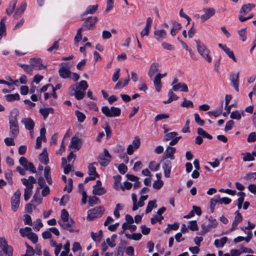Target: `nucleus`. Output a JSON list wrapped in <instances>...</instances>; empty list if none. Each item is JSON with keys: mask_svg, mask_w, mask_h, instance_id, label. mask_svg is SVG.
Segmentation results:
<instances>
[{"mask_svg": "<svg viewBox=\"0 0 256 256\" xmlns=\"http://www.w3.org/2000/svg\"><path fill=\"white\" fill-rule=\"evenodd\" d=\"M19 111L17 108L13 109L9 116L10 134L13 138H16L20 132L19 126L18 122V116Z\"/></svg>", "mask_w": 256, "mask_h": 256, "instance_id": "1", "label": "nucleus"}, {"mask_svg": "<svg viewBox=\"0 0 256 256\" xmlns=\"http://www.w3.org/2000/svg\"><path fill=\"white\" fill-rule=\"evenodd\" d=\"M196 44V48L199 54L201 55L208 62H210L212 58L210 56V51L206 45L200 42L199 40H195Z\"/></svg>", "mask_w": 256, "mask_h": 256, "instance_id": "2", "label": "nucleus"}, {"mask_svg": "<svg viewBox=\"0 0 256 256\" xmlns=\"http://www.w3.org/2000/svg\"><path fill=\"white\" fill-rule=\"evenodd\" d=\"M13 248L4 238H0V256H12Z\"/></svg>", "mask_w": 256, "mask_h": 256, "instance_id": "3", "label": "nucleus"}, {"mask_svg": "<svg viewBox=\"0 0 256 256\" xmlns=\"http://www.w3.org/2000/svg\"><path fill=\"white\" fill-rule=\"evenodd\" d=\"M101 110L106 117H118L121 114L120 108L113 106L110 108L107 106H104L102 108Z\"/></svg>", "mask_w": 256, "mask_h": 256, "instance_id": "4", "label": "nucleus"}, {"mask_svg": "<svg viewBox=\"0 0 256 256\" xmlns=\"http://www.w3.org/2000/svg\"><path fill=\"white\" fill-rule=\"evenodd\" d=\"M206 218H208L209 223L207 225L204 224H202L201 227L202 229V231L199 234L204 235L208 232L212 228H215L217 226L218 222L216 219L213 218L212 216L208 218V216H206Z\"/></svg>", "mask_w": 256, "mask_h": 256, "instance_id": "5", "label": "nucleus"}, {"mask_svg": "<svg viewBox=\"0 0 256 256\" xmlns=\"http://www.w3.org/2000/svg\"><path fill=\"white\" fill-rule=\"evenodd\" d=\"M104 211V209L101 206H96L92 210H88V211L87 219L92 220L96 218H100L103 214Z\"/></svg>", "mask_w": 256, "mask_h": 256, "instance_id": "6", "label": "nucleus"}, {"mask_svg": "<svg viewBox=\"0 0 256 256\" xmlns=\"http://www.w3.org/2000/svg\"><path fill=\"white\" fill-rule=\"evenodd\" d=\"M21 192L20 190H17L11 198L10 202L12 205V210L14 212L17 210L20 205V196Z\"/></svg>", "mask_w": 256, "mask_h": 256, "instance_id": "7", "label": "nucleus"}, {"mask_svg": "<svg viewBox=\"0 0 256 256\" xmlns=\"http://www.w3.org/2000/svg\"><path fill=\"white\" fill-rule=\"evenodd\" d=\"M21 181L22 184L26 186L24 192V200L25 201H28L32 194L33 185L29 184L28 181L26 178H22Z\"/></svg>", "mask_w": 256, "mask_h": 256, "instance_id": "8", "label": "nucleus"}, {"mask_svg": "<svg viewBox=\"0 0 256 256\" xmlns=\"http://www.w3.org/2000/svg\"><path fill=\"white\" fill-rule=\"evenodd\" d=\"M58 224L62 228L68 230L70 232H78V230H75V222L72 218L68 220L66 222H58Z\"/></svg>", "mask_w": 256, "mask_h": 256, "instance_id": "9", "label": "nucleus"}, {"mask_svg": "<svg viewBox=\"0 0 256 256\" xmlns=\"http://www.w3.org/2000/svg\"><path fill=\"white\" fill-rule=\"evenodd\" d=\"M98 21L96 16H90L85 18L84 22L82 24V27H84V30L94 29L95 24Z\"/></svg>", "mask_w": 256, "mask_h": 256, "instance_id": "10", "label": "nucleus"}, {"mask_svg": "<svg viewBox=\"0 0 256 256\" xmlns=\"http://www.w3.org/2000/svg\"><path fill=\"white\" fill-rule=\"evenodd\" d=\"M30 64L34 70H40L46 68V66L42 64V60L40 58H30Z\"/></svg>", "mask_w": 256, "mask_h": 256, "instance_id": "11", "label": "nucleus"}, {"mask_svg": "<svg viewBox=\"0 0 256 256\" xmlns=\"http://www.w3.org/2000/svg\"><path fill=\"white\" fill-rule=\"evenodd\" d=\"M64 66L60 68L58 70L60 76L64 78H70L71 72L70 68L68 66V62L62 63Z\"/></svg>", "mask_w": 256, "mask_h": 256, "instance_id": "12", "label": "nucleus"}, {"mask_svg": "<svg viewBox=\"0 0 256 256\" xmlns=\"http://www.w3.org/2000/svg\"><path fill=\"white\" fill-rule=\"evenodd\" d=\"M82 145V140L76 136V134H75L71 140L69 147L75 148L76 150H79L81 148Z\"/></svg>", "mask_w": 256, "mask_h": 256, "instance_id": "13", "label": "nucleus"}, {"mask_svg": "<svg viewBox=\"0 0 256 256\" xmlns=\"http://www.w3.org/2000/svg\"><path fill=\"white\" fill-rule=\"evenodd\" d=\"M203 10L204 14L202 15L200 18L202 22H204L211 16H213L216 12V10L214 8H204Z\"/></svg>", "mask_w": 256, "mask_h": 256, "instance_id": "14", "label": "nucleus"}, {"mask_svg": "<svg viewBox=\"0 0 256 256\" xmlns=\"http://www.w3.org/2000/svg\"><path fill=\"white\" fill-rule=\"evenodd\" d=\"M162 168L164 170V174L166 178H170L172 170V162L166 160L162 164Z\"/></svg>", "mask_w": 256, "mask_h": 256, "instance_id": "15", "label": "nucleus"}, {"mask_svg": "<svg viewBox=\"0 0 256 256\" xmlns=\"http://www.w3.org/2000/svg\"><path fill=\"white\" fill-rule=\"evenodd\" d=\"M21 122L24 124L25 128L28 130H32L34 126V122L30 118H24L21 120Z\"/></svg>", "mask_w": 256, "mask_h": 256, "instance_id": "16", "label": "nucleus"}, {"mask_svg": "<svg viewBox=\"0 0 256 256\" xmlns=\"http://www.w3.org/2000/svg\"><path fill=\"white\" fill-rule=\"evenodd\" d=\"M176 152V148L171 147V146H168L166 150L164 155L162 157V160L166 159V158H170V160H174V154Z\"/></svg>", "mask_w": 256, "mask_h": 256, "instance_id": "17", "label": "nucleus"}, {"mask_svg": "<svg viewBox=\"0 0 256 256\" xmlns=\"http://www.w3.org/2000/svg\"><path fill=\"white\" fill-rule=\"evenodd\" d=\"M255 7V4H244L240 11V15H246L250 12L253 8Z\"/></svg>", "mask_w": 256, "mask_h": 256, "instance_id": "18", "label": "nucleus"}, {"mask_svg": "<svg viewBox=\"0 0 256 256\" xmlns=\"http://www.w3.org/2000/svg\"><path fill=\"white\" fill-rule=\"evenodd\" d=\"M159 64L156 62L152 63L150 68V69L148 72V76L152 78L154 74L159 72Z\"/></svg>", "mask_w": 256, "mask_h": 256, "instance_id": "19", "label": "nucleus"}, {"mask_svg": "<svg viewBox=\"0 0 256 256\" xmlns=\"http://www.w3.org/2000/svg\"><path fill=\"white\" fill-rule=\"evenodd\" d=\"M239 73L232 74L230 76V80L232 84V86L236 92H238V84H239Z\"/></svg>", "mask_w": 256, "mask_h": 256, "instance_id": "20", "label": "nucleus"}, {"mask_svg": "<svg viewBox=\"0 0 256 256\" xmlns=\"http://www.w3.org/2000/svg\"><path fill=\"white\" fill-rule=\"evenodd\" d=\"M172 90L175 92L180 90L181 92H188V88L186 84L183 82H179L172 86Z\"/></svg>", "mask_w": 256, "mask_h": 256, "instance_id": "21", "label": "nucleus"}, {"mask_svg": "<svg viewBox=\"0 0 256 256\" xmlns=\"http://www.w3.org/2000/svg\"><path fill=\"white\" fill-rule=\"evenodd\" d=\"M38 158L41 162L46 165L48 164L49 160L46 148L43 149L42 152L39 154Z\"/></svg>", "mask_w": 256, "mask_h": 256, "instance_id": "22", "label": "nucleus"}, {"mask_svg": "<svg viewBox=\"0 0 256 256\" xmlns=\"http://www.w3.org/2000/svg\"><path fill=\"white\" fill-rule=\"evenodd\" d=\"M97 160L98 163L103 166H107L110 161V159L103 156L102 154L98 155Z\"/></svg>", "mask_w": 256, "mask_h": 256, "instance_id": "23", "label": "nucleus"}, {"mask_svg": "<svg viewBox=\"0 0 256 256\" xmlns=\"http://www.w3.org/2000/svg\"><path fill=\"white\" fill-rule=\"evenodd\" d=\"M154 38L159 42L162 41L166 38V32L164 30H157L154 32Z\"/></svg>", "mask_w": 256, "mask_h": 256, "instance_id": "24", "label": "nucleus"}, {"mask_svg": "<svg viewBox=\"0 0 256 256\" xmlns=\"http://www.w3.org/2000/svg\"><path fill=\"white\" fill-rule=\"evenodd\" d=\"M39 111L44 120L48 118L49 114L54 113V110L52 108H42L40 109Z\"/></svg>", "mask_w": 256, "mask_h": 256, "instance_id": "25", "label": "nucleus"}, {"mask_svg": "<svg viewBox=\"0 0 256 256\" xmlns=\"http://www.w3.org/2000/svg\"><path fill=\"white\" fill-rule=\"evenodd\" d=\"M160 74H156L154 80V84L158 92H160L162 88V82Z\"/></svg>", "mask_w": 256, "mask_h": 256, "instance_id": "26", "label": "nucleus"}, {"mask_svg": "<svg viewBox=\"0 0 256 256\" xmlns=\"http://www.w3.org/2000/svg\"><path fill=\"white\" fill-rule=\"evenodd\" d=\"M98 8V5H90L89 6L84 12L82 14V16L87 15L88 14H93L97 10Z\"/></svg>", "mask_w": 256, "mask_h": 256, "instance_id": "27", "label": "nucleus"}, {"mask_svg": "<svg viewBox=\"0 0 256 256\" xmlns=\"http://www.w3.org/2000/svg\"><path fill=\"white\" fill-rule=\"evenodd\" d=\"M26 4L25 2H23L20 8H17L14 14V18H19L24 12L26 8Z\"/></svg>", "mask_w": 256, "mask_h": 256, "instance_id": "28", "label": "nucleus"}, {"mask_svg": "<svg viewBox=\"0 0 256 256\" xmlns=\"http://www.w3.org/2000/svg\"><path fill=\"white\" fill-rule=\"evenodd\" d=\"M96 164V162H94L93 163L90 164L88 166V174L90 176H94L95 178L96 177L99 178V174L96 172V168L94 166V164Z\"/></svg>", "mask_w": 256, "mask_h": 256, "instance_id": "29", "label": "nucleus"}, {"mask_svg": "<svg viewBox=\"0 0 256 256\" xmlns=\"http://www.w3.org/2000/svg\"><path fill=\"white\" fill-rule=\"evenodd\" d=\"M244 111L239 112L238 110L233 111L230 113V118L232 119L239 120L241 118L242 116H244Z\"/></svg>", "mask_w": 256, "mask_h": 256, "instance_id": "30", "label": "nucleus"}, {"mask_svg": "<svg viewBox=\"0 0 256 256\" xmlns=\"http://www.w3.org/2000/svg\"><path fill=\"white\" fill-rule=\"evenodd\" d=\"M113 178L114 180V187L116 190H118L120 189L121 185L120 184V182L121 180L122 177L120 175L117 174L114 176H113Z\"/></svg>", "mask_w": 256, "mask_h": 256, "instance_id": "31", "label": "nucleus"}, {"mask_svg": "<svg viewBox=\"0 0 256 256\" xmlns=\"http://www.w3.org/2000/svg\"><path fill=\"white\" fill-rule=\"evenodd\" d=\"M6 35V26L4 22V18H2L0 22V40L3 36Z\"/></svg>", "mask_w": 256, "mask_h": 256, "instance_id": "32", "label": "nucleus"}, {"mask_svg": "<svg viewBox=\"0 0 256 256\" xmlns=\"http://www.w3.org/2000/svg\"><path fill=\"white\" fill-rule=\"evenodd\" d=\"M198 134L202 136L203 138H207L209 140H212V136L204 131L202 128H198L197 129Z\"/></svg>", "mask_w": 256, "mask_h": 256, "instance_id": "33", "label": "nucleus"}, {"mask_svg": "<svg viewBox=\"0 0 256 256\" xmlns=\"http://www.w3.org/2000/svg\"><path fill=\"white\" fill-rule=\"evenodd\" d=\"M60 220H58V222H66L68 220H70L69 214L68 212L66 209H63L61 211Z\"/></svg>", "mask_w": 256, "mask_h": 256, "instance_id": "34", "label": "nucleus"}, {"mask_svg": "<svg viewBox=\"0 0 256 256\" xmlns=\"http://www.w3.org/2000/svg\"><path fill=\"white\" fill-rule=\"evenodd\" d=\"M4 97L8 102H12L15 100H19L20 99V95L18 93L6 94Z\"/></svg>", "mask_w": 256, "mask_h": 256, "instance_id": "35", "label": "nucleus"}, {"mask_svg": "<svg viewBox=\"0 0 256 256\" xmlns=\"http://www.w3.org/2000/svg\"><path fill=\"white\" fill-rule=\"evenodd\" d=\"M18 66L22 68L24 71L28 74H32V70L34 69L30 64V65L24 64H18Z\"/></svg>", "mask_w": 256, "mask_h": 256, "instance_id": "36", "label": "nucleus"}, {"mask_svg": "<svg viewBox=\"0 0 256 256\" xmlns=\"http://www.w3.org/2000/svg\"><path fill=\"white\" fill-rule=\"evenodd\" d=\"M42 198L40 197V195L39 190H38L32 196V199L31 200V202H38V204H40L42 202Z\"/></svg>", "mask_w": 256, "mask_h": 256, "instance_id": "37", "label": "nucleus"}, {"mask_svg": "<svg viewBox=\"0 0 256 256\" xmlns=\"http://www.w3.org/2000/svg\"><path fill=\"white\" fill-rule=\"evenodd\" d=\"M26 236L34 244H36L38 241V236L37 234L33 232L27 234Z\"/></svg>", "mask_w": 256, "mask_h": 256, "instance_id": "38", "label": "nucleus"}, {"mask_svg": "<svg viewBox=\"0 0 256 256\" xmlns=\"http://www.w3.org/2000/svg\"><path fill=\"white\" fill-rule=\"evenodd\" d=\"M106 190L104 187L96 188H94L92 190V193L94 195L102 196L106 192Z\"/></svg>", "mask_w": 256, "mask_h": 256, "instance_id": "39", "label": "nucleus"}, {"mask_svg": "<svg viewBox=\"0 0 256 256\" xmlns=\"http://www.w3.org/2000/svg\"><path fill=\"white\" fill-rule=\"evenodd\" d=\"M70 96H74V95L76 98L78 100H80L83 98L85 95V92H82L80 90H76V92H74L70 93Z\"/></svg>", "mask_w": 256, "mask_h": 256, "instance_id": "40", "label": "nucleus"}, {"mask_svg": "<svg viewBox=\"0 0 256 256\" xmlns=\"http://www.w3.org/2000/svg\"><path fill=\"white\" fill-rule=\"evenodd\" d=\"M17 1L13 0L10 2V5L12 4V7L8 8L6 10V13L8 15L10 16L14 10Z\"/></svg>", "mask_w": 256, "mask_h": 256, "instance_id": "41", "label": "nucleus"}, {"mask_svg": "<svg viewBox=\"0 0 256 256\" xmlns=\"http://www.w3.org/2000/svg\"><path fill=\"white\" fill-rule=\"evenodd\" d=\"M129 81H130V78H129V76L128 75V79L126 80L124 83H122V81H120V80H119L116 83V86H114V89L118 90V89H120V88L126 86L128 84Z\"/></svg>", "mask_w": 256, "mask_h": 256, "instance_id": "42", "label": "nucleus"}, {"mask_svg": "<svg viewBox=\"0 0 256 256\" xmlns=\"http://www.w3.org/2000/svg\"><path fill=\"white\" fill-rule=\"evenodd\" d=\"M222 106H223V102H222L221 103V106L218 110H217L215 111H209L208 112V114H212L214 117L216 118L221 114L222 111Z\"/></svg>", "mask_w": 256, "mask_h": 256, "instance_id": "43", "label": "nucleus"}, {"mask_svg": "<svg viewBox=\"0 0 256 256\" xmlns=\"http://www.w3.org/2000/svg\"><path fill=\"white\" fill-rule=\"evenodd\" d=\"M98 202H100L99 198L96 196H90L88 198V204L90 206L97 204Z\"/></svg>", "mask_w": 256, "mask_h": 256, "instance_id": "44", "label": "nucleus"}, {"mask_svg": "<svg viewBox=\"0 0 256 256\" xmlns=\"http://www.w3.org/2000/svg\"><path fill=\"white\" fill-rule=\"evenodd\" d=\"M12 171L10 170H7L5 172V177L8 184L12 185L13 183L12 179Z\"/></svg>", "mask_w": 256, "mask_h": 256, "instance_id": "45", "label": "nucleus"}, {"mask_svg": "<svg viewBox=\"0 0 256 256\" xmlns=\"http://www.w3.org/2000/svg\"><path fill=\"white\" fill-rule=\"evenodd\" d=\"M75 114L78 118V122H84L86 119V116L84 113L80 111L76 110L75 112Z\"/></svg>", "mask_w": 256, "mask_h": 256, "instance_id": "46", "label": "nucleus"}, {"mask_svg": "<svg viewBox=\"0 0 256 256\" xmlns=\"http://www.w3.org/2000/svg\"><path fill=\"white\" fill-rule=\"evenodd\" d=\"M90 235H91V237H92V239L93 240L96 242V241H97L98 239L99 240L102 237V230H100L98 232V234L92 232L90 233Z\"/></svg>", "mask_w": 256, "mask_h": 256, "instance_id": "47", "label": "nucleus"}, {"mask_svg": "<svg viewBox=\"0 0 256 256\" xmlns=\"http://www.w3.org/2000/svg\"><path fill=\"white\" fill-rule=\"evenodd\" d=\"M156 204L155 200H150L148 202V204L147 205L146 210V214H148V213L152 212L153 208L154 206Z\"/></svg>", "mask_w": 256, "mask_h": 256, "instance_id": "48", "label": "nucleus"}, {"mask_svg": "<svg viewBox=\"0 0 256 256\" xmlns=\"http://www.w3.org/2000/svg\"><path fill=\"white\" fill-rule=\"evenodd\" d=\"M180 106L182 107H186V108H193L194 107V104L193 102L190 100H187L186 98H184V101L181 103Z\"/></svg>", "mask_w": 256, "mask_h": 256, "instance_id": "49", "label": "nucleus"}, {"mask_svg": "<svg viewBox=\"0 0 256 256\" xmlns=\"http://www.w3.org/2000/svg\"><path fill=\"white\" fill-rule=\"evenodd\" d=\"M32 228L30 227L26 226L24 228H22L20 230V233L21 234L22 236L24 237L26 236L27 234L29 232H31L30 231Z\"/></svg>", "mask_w": 256, "mask_h": 256, "instance_id": "50", "label": "nucleus"}, {"mask_svg": "<svg viewBox=\"0 0 256 256\" xmlns=\"http://www.w3.org/2000/svg\"><path fill=\"white\" fill-rule=\"evenodd\" d=\"M88 88V84L86 80H81L78 86H77V88H80V90H82L83 91H85Z\"/></svg>", "mask_w": 256, "mask_h": 256, "instance_id": "51", "label": "nucleus"}, {"mask_svg": "<svg viewBox=\"0 0 256 256\" xmlns=\"http://www.w3.org/2000/svg\"><path fill=\"white\" fill-rule=\"evenodd\" d=\"M188 228L192 231L198 230V227L196 223V221L195 220H192L190 222V224L188 226Z\"/></svg>", "mask_w": 256, "mask_h": 256, "instance_id": "52", "label": "nucleus"}, {"mask_svg": "<svg viewBox=\"0 0 256 256\" xmlns=\"http://www.w3.org/2000/svg\"><path fill=\"white\" fill-rule=\"evenodd\" d=\"M149 168L152 171H156L160 168V164H156V162L154 161H152L149 164Z\"/></svg>", "mask_w": 256, "mask_h": 256, "instance_id": "53", "label": "nucleus"}, {"mask_svg": "<svg viewBox=\"0 0 256 256\" xmlns=\"http://www.w3.org/2000/svg\"><path fill=\"white\" fill-rule=\"evenodd\" d=\"M29 162L28 160L24 156H22L19 159L20 164L24 167V169H26Z\"/></svg>", "mask_w": 256, "mask_h": 256, "instance_id": "54", "label": "nucleus"}, {"mask_svg": "<svg viewBox=\"0 0 256 256\" xmlns=\"http://www.w3.org/2000/svg\"><path fill=\"white\" fill-rule=\"evenodd\" d=\"M246 28H245L238 31V34L243 42L245 41L246 39Z\"/></svg>", "mask_w": 256, "mask_h": 256, "instance_id": "55", "label": "nucleus"}, {"mask_svg": "<svg viewBox=\"0 0 256 256\" xmlns=\"http://www.w3.org/2000/svg\"><path fill=\"white\" fill-rule=\"evenodd\" d=\"M244 178L246 180H249L250 179L254 180L256 179V172H248L244 177Z\"/></svg>", "mask_w": 256, "mask_h": 256, "instance_id": "56", "label": "nucleus"}, {"mask_svg": "<svg viewBox=\"0 0 256 256\" xmlns=\"http://www.w3.org/2000/svg\"><path fill=\"white\" fill-rule=\"evenodd\" d=\"M164 182L162 180H156L152 184V186L156 190L160 189L163 186Z\"/></svg>", "mask_w": 256, "mask_h": 256, "instance_id": "57", "label": "nucleus"}, {"mask_svg": "<svg viewBox=\"0 0 256 256\" xmlns=\"http://www.w3.org/2000/svg\"><path fill=\"white\" fill-rule=\"evenodd\" d=\"M254 160V158L250 152H246L244 156L242 158L244 162L252 161Z\"/></svg>", "mask_w": 256, "mask_h": 256, "instance_id": "58", "label": "nucleus"}, {"mask_svg": "<svg viewBox=\"0 0 256 256\" xmlns=\"http://www.w3.org/2000/svg\"><path fill=\"white\" fill-rule=\"evenodd\" d=\"M169 114H158L156 115L154 118V120L156 122H158V120H160L162 119L168 118H169Z\"/></svg>", "mask_w": 256, "mask_h": 256, "instance_id": "59", "label": "nucleus"}, {"mask_svg": "<svg viewBox=\"0 0 256 256\" xmlns=\"http://www.w3.org/2000/svg\"><path fill=\"white\" fill-rule=\"evenodd\" d=\"M118 170L120 174H124L128 171V167L124 164H121L118 166Z\"/></svg>", "mask_w": 256, "mask_h": 256, "instance_id": "60", "label": "nucleus"}, {"mask_svg": "<svg viewBox=\"0 0 256 256\" xmlns=\"http://www.w3.org/2000/svg\"><path fill=\"white\" fill-rule=\"evenodd\" d=\"M120 68H117L116 69V70L112 78V80L114 82H116L118 80L120 77Z\"/></svg>", "mask_w": 256, "mask_h": 256, "instance_id": "61", "label": "nucleus"}, {"mask_svg": "<svg viewBox=\"0 0 256 256\" xmlns=\"http://www.w3.org/2000/svg\"><path fill=\"white\" fill-rule=\"evenodd\" d=\"M234 126V121L232 120H230L226 124L225 128H224V131L228 132V131L230 130Z\"/></svg>", "mask_w": 256, "mask_h": 256, "instance_id": "62", "label": "nucleus"}, {"mask_svg": "<svg viewBox=\"0 0 256 256\" xmlns=\"http://www.w3.org/2000/svg\"><path fill=\"white\" fill-rule=\"evenodd\" d=\"M115 256H123L124 248L122 246H118L116 248Z\"/></svg>", "mask_w": 256, "mask_h": 256, "instance_id": "63", "label": "nucleus"}, {"mask_svg": "<svg viewBox=\"0 0 256 256\" xmlns=\"http://www.w3.org/2000/svg\"><path fill=\"white\" fill-rule=\"evenodd\" d=\"M247 141L249 142H254L256 141V132H252L248 136L247 138Z\"/></svg>", "mask_w": 256, "mask_h": 256, "instance_id": "64", "label": "nucleus"}]
</instances>
